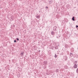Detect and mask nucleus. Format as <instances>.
Returning <instances> with one entry per match:
<instances>
[{"label":"nucleus","instance_id":"nucleus-1","mask_svg":"<svg viewBox=\"0 0 78 78\" xmlns=\"http://www.w3.org/2000/svg\"><path fill=\"white\" fill-rule=\"evenodd\" d=\"M63 60H64L66 61L67 60V56H64L63 57Z\"/></svg>","mask_w":78,"mask_h":78},{"label":"nucleus","instance_id":"nucleus-2","mask_svg":"<svg viewBox=\"0 0 78 78\" xmlns=\"http://www.w3.org/2000/svg\"><path fill=\"white\" fill-rule=\"evenodd\" d=\"M56 26H54L53 28V31H56Z\"/></svg>","mask_w":78,"mask_h":78},{"label":"nucleus","instance_id":"nucleus-3","mask_svg":"<svg viewBox=\"0 0 78 78\" xmlns=\"http://www.w3.org/2000/svg\"><path fill=\"white\" fill-rule=\"evenodd\" d=\"M73 68L75 69H76L77 68V65L76 64H75L73 66Z\"/></svg>","mask_w":78,"mask_h":78},{"label":"nucleus","instance_id":"nucleus-4","mask_svg":"<svg viewBox=\"0 0 78 78\" xmlns=\"http://www.w3.org/2000/svg\"><path fill=\"white\" fill-rule=\"evenodd\" d=\"M51 35H55V32L53 31H52L51 32Z\"/></svg>","mask_w":78,"mask_h":78},{"label":"nucleus","instance_id":"nucleus-5","mask_svg":"<svg viewBox=\"0 0 78 78\" xmlns=\"http://www.w3.org/2000/svg\"><path fill=\"white\" fill-rule=\"evenodd\" d=\"M43 63L44 65H46V64H47V62L45 61Z\"/></svg>","mask_w":78,"mask_h":78},{"label":"nucleus","instance_id":"nucleus-6","mask_svg":"<svg viewBox=\"0 0 78 78\" xmlns=\"http://www.w3.org/2000/svg\"><path fill=\"white\" fill-rule=\"evenodd\" d=\"M65 48H68V47H69V46H68V45L66 44L65 46Z\"/></svg>","mask_w":78,"mask_h":78},{"label":"nucleus","instance_id":"nucleus-7","mask_svg":"<svg viewBox=\"0 0 78 78\" xmlns=\"http://www.w3.org/2000/svg\"><path fill=\"white\" fill-rule=\"evenodd\" d=\"M70 57H72V56H73V54L71 53L70 54Z\"/></svg>","mask_w":78,"mask_h":78},{"label":"nucleus","instance_id":"nucleus-8","mask_svg":"<svg viewBox=\"0 0 78 78\" xmlns=\"http://www.w3.org/2000/svg\"><path fill=\"white\" fill-rule=\"evenodd\" d=\"M53 2V1L52 0H51V1H49V4H51V3Z\"/></svg>","mask_w":78,"mask_h":78},{"label":"nucleus","instance_id":"nucleus-9","mask_svg":"<svg viewBox=\"0 0 78 78\" xmlns=\"http://www.w3.org/2000/svg\"><path fill=\"white\" fill-rule=\"evenodd\" d=\"M72 20H73V21H75V17H73L72 18Z\"/></svg>","mask_w":78,"mask_h":78},{"label":"nucleus","instance_id":"nucleus-10","mask_svg":"<svg viewBox=\"0 0 78 78\" xmlns=\"http://www.w3.org/2000/svg\"><path fill=\"white\" fill-rule=\"evenodd\" d=\"M37 19H39V18H40V16H37Z\"/></svg>","mask_w":78,"mask_h":78},{"label":"nucleus","instance_id":"nucleus-11","mask_svg":"<svg viewBox=\"0 0 78 78\" xmlns=\"http://www.w3.org/2000/svg\"><path fill=\"white\" fill-rule=\"evenodd\" d=\"M16 39H17V41H19V38H16Z\"/></svg>","mask_w":78,"mask_h":78},{"label":"nucleus","instance_id":"nucleus-12","mask_svg":"<svg viewBox=\"0 0 78 78\" xmlns=\"http://www.w3.org/2000/svg\"><path fill=\"white\" fill-rule=\"evenodd\" d=\"M23 53H23V52L22 53H21V54H20V55H22H22H23Z\"/></svg>","mask_w":78,"mask_h":78},{"label":"nucleus","instance_id":"nucleus-13","mask_svg":"<svg viewBox=\"0 0 78 78\" xmlns=\"http://www.w3.org/2000/svg\"><path fill=\"white\" fill-rule=\"evenodd\" d=\"M55 58H57V56H56V54H55Z\"/></svg>","mask_w":78,"mask_h":78},{"label":"nucleus","instance_id":"nucleus-14","mask_svg":"<svg viewBox=\"0 0 78 78\" xmlns=\"http://www.w3.org/2000/svg\"><path fill=\"white\" fill-rule=\"evenodd\" d=\"M56 72H58V69H57L56 70Z\"/></svg>","mask_w":78,"mask_h":78},{"label":"nucleus","instance_id":"nucleus-15","mask_svg":"<svg viewBox=\"0 0 78 78\" xmlns=\"http://www.w3.org/2000/svg\"><path fill=\"white\" fill-rule=\"evenodd\" d=\"M16 42V40H15L14 41V42Z\"/></svg>","mask_w":78,"mask_h":78},{"label":"nucleus","instance_id":"nucleus-16","mask_svg":"<svg viewBox=\"0 0 78 78\" xmlns=\"http://www.w3.org/2000/svg\"><path fill=\"white\" fill-rule=\"evenodd\" d=\"M76 28H78V26H77V25H76Z\"/></svg>","mask_w":78,"mask_h":78},{"label":"nucleus","instance_id":"nucleus-17","mask_svg":"<svg viewBox=\"0 0 78 78\" xmlns=\"http://www.w3.org/2000/svg\"><path fill=\"white\" fill-rule=\"evenodd\" d=\"M75 63H76H76H77V62H76V61H75Z\"/></svg>","mask_w":78,"mask_h":78},{"label":"nucleus","instance_id":"nucleus-18","mask_svg":"<svg viewBox=\"0 0 78 78\" xmlns=\"http://www.w3.org/2000/svg\"><path fill=\"white\" fill-rule=\"evenodd\" d=\"M46 8H48V7H46Z\"/></svg>","mask_w":78,"mask_h":78},{"label":"nucleus","instance_id":"nucleus-19","mask_svg":"<svg viewBox=\"0 0 78 78\" xmlns=\"http://www.w3.org/2000/svg\"><path fill=\"white\" fill-rule=\"evenodd\" d=\"M13 27H15V25H14V26H13Z\"/></svg>","mask_w":78,"mask_h":78}]
</instances>
